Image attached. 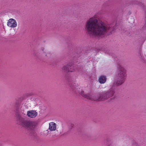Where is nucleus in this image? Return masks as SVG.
<instances>
[{
    "mask_svg": "<svg viewBox=\"0 0 146 146\" xmlns=\"http://www.w3.org/2000/svg\"><path fill=\"white\" fill-rule=\"evenodd\" d=\"M79 93L82 96L86 98L92 100L100 101L103 100L112 96L114 93V92L113 90L110 91V92H104L97 96L93 94H85L84 92L82 90L80 91Z\"/></svg>",
    "mask_w": 146,
    "mask_h": 146,
    "instance_id": "f03ea898",
    "label": "nucleus"
},
{
    "mask_svg": "<svg viewBox=\"0 0 146 146\" xmlns=\"http://www.w3.org/2000/svg\"><path fill=\"white\" fill-rule=\"evenodd\" d=\"M37 113L35 111L31 110L27 111V115L29 117L31 118H34L36 117Z\"/></svg>",
    "mask_w": 146,
    "mask_h": 146,
    "instance_id": "423d86ee",
    "label": "nucleus"
},
{
    "mask_svg": "<svg viewBox=\"0 0 146 146\" xmlns=\"http://www.w3.org/2000/svg\"><path fill=\"white\" fill-rule=\"evenodd\" d=\"M86 28L89 34L96 37L103 35L107 30L106 25L104 23L98 22L94 17L90 18L87 21Z\"/></svg>",
    "mask_w": 146,
    "mask_h": 146,
    "instance_id": "f257e3e1",
    "label": "nucleus"
},
{
    "mask_svg": "<svg viewBox=\"0 0 146 146\" xmlns=\"http://www.w3.org/2000/svg\"><path fill=\"white\" fill-rule=\"evenodd\" d=\"M18 123L23 127L27 128H31L33 127V123L30 121H27L22 119H20L18 121Z\"/></svg>",
    "mask_w": 146,
    "mask_h": 146,
    "instance_id": "20e7f679",
    "label": "nucleus"
},
{
    "mask_svg": "<svg viewBox=\"0 0 146 146\" xmlns=\"http://www.w3.org/2000/svg\"><path fill=\"white\" fill-rule=\"evenodd\" d=\"M119 72L118 75L117 81L116 83L117 86L119 85L124 82L126 76V70L123 67L120 66L118 67Z\"/></svg>",
    "mask_w": 146,
    "mask_h": 146,
    "instance_id": "7ed1b4c3",
    "label": "nucleus"
},
{
    "mask_svg": "<svg viewBox=\"0 0 146 146\" xmlns=\"http://www.w3.org/2000/svg\"><path fill=\"white\" fill-rule=\"evenodd\" d=\"M7 25L9 27L14 28L17 26V22L15 19H11L8 21Z\"/></svg>",
    "mask_w": 146,
    "mask_h": 146,
    "instance_id": "39448f33",
    "label": "nucleus"
},
{
    "mask_svg": "<svg viewBox=\"0 0 146 146\" xmlns=\"http://www.w3.org/2000/svg\"><path fill=\"white\" fill-rule=\"evenodd\" d=\"M106 79L107 78L105 76H102L99 78V81L101 84H104L106 82Z\"/></svg>",
    "mask_w": 146,
    "mask_h": 146,
    "instance_id": "6e6552de",
    "label": "nucleus"
},
{
    "mask_svg": "<svg viewBox=\"0 0 146 146\" xmlns=\"http://www.w3.org/2000/svg\"><path fill=\"white\" fill-rule=\"evenodd\" d=\"M65 68H66V67H63V69H64L66 70V71H68V72H72V71L70 70H69V69H67V68H66V69H65Z\"/></svg>",
    "mask_w": 146,
    "mask_h": 146,
    "instance_id": "1a4fd4ad",
    "label": "nucleus"
},
{
    "mask_svg": "<svg viewBox=\"0 0 146 146\" xmlns=\"http://www.w3.org/2000/svg\"><path fill=\"white\" fill-rule=\"evenodd\" d=\"M56 124L54 123L51 122L49 123V129L51 131H54L56 130Z\"/></svg>",
    "mask_w": 146,
    "mask_h": 146,
    "instance_id": "0eeeda50",
    "label": "nucleus"
}]
</instances>
